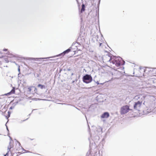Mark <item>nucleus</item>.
I'll use <instances>...</instances> for the list:
<instances>
[{"mask_svg":"<svg viewBox=\"0 0 156 156\" xmlns=\"http://www.w3.org/2000/svg\"><path fill=\"white\" fill-rule=\"evenodd\" d=\"M142 101H137V116H140L144 114H147L150 112L151 110H149L147 112L144 110L143 107L144 106V103L142 104Z\"/></svg>","mask_w":156,"mask_h":156,"instance_id":"nucleus-1","label":"nucleus"},{"mask_svg":"<svg viewBox=\"0 0 156 156\" xmlns=\"http://www.w3.org/2000/svg\"><path fill=\"white\" fill-rule=\"evenodd\" d=\"M109 62H112L113 64H115L117 66H119L121 65H124L125 63V62L120 57H111L109 60Z\"/></svg>","mask_w":156,"mask_h":156,"instance_id":"nucleus-2","label":"nucleus"},{"mask_svg":"<svg viewBox=\"0 0 156 156\" xmlns=\"http://www.w3.org/2000/svg\"><path fill=\"white\" fill-rule=\"evenodd\" d=\"M83 80L84 83H90L92 80V78L90 75L86 74L83 77Z\"/></svg>","mask_w":156,"mask_h":156,"instance_id":"nucleus-3","label":"nucleus"},{"mask_svg":"<svg viewBox=\"0 0 156 156\" xmlns=\"http://www.w3.org/2000/svg\"><path fill=\"white\" fill-rule=\"evenodd\" d=\"M82 43V42H80L79 43L78 42L73 43L72 44V46L70 47V48H71L72 49H75V48L74 47H75L78 51H80L82 48V46H81Z\"/></svg>","mask_w":156,"mask_h":156,"instance_id":"nucleus-4","label":"nucleus"},{"mask_svg":"<svg viewBox=\"0 0 156 156\" xmlns=\"http://www.w3.org/2000/svg\"><path fill=\"white\" fill-rule=\"evenodd\" d=\"M148 68H147L146 69L143 67H140L139 68L138 72V76L139 77H142L144 75V72H147Z\"/></svg>","mask_w":156,"mask_h":156,"instance_id":"nucleus-5","label":"nucleus"},{"mask_svg":"<svg viewBox=\"0 0 156 156\" xmlns=\"http://www.w3.org/2000/svg\"><path fill=\"white\" fill-rule=\"evenodd\" d=\"M129 107L126 105L122 106L120 109V114L121 115L125 114L127 113L129 110Z\"/></svg>","mask_w":156,"mask_h":156,"instance_id":"nucleus-6","label":"nucleus"},{"mask_svg":"<svg viewBox=\"0 0 156 156\" xmlns=\"http://www.w3.org/2000/svg\"><path fill=\"white\" fill-rule=\"evenodd\" d=\"M17 143V144H16V146H18V147H16V151H21V150H23L25 151L26 153H30V152L29 151L26 150L24 149L21 146L19 142L18 141H16Z\"/></svg>","mask_w":156,"mask_h":156,"instance_id":"nucleus-7","label":"nucleus"},{"mask_svg":"<svg viewBox=\"0 0 156 156\" xmlns=\"http://www.w3.org/2000/svg\"><path fill=\"white\" fill-rule=\"evenodd\" d=\"M54 57H50L47 58H29L28 59V60H33L34 61H37L39 59H47L48 58H53Z\"/></svg>","mask_w":156,"mask_h":156,"instance_id":"nucleus-8","label":"nucleus"},{"mask_svg":"<svg viewBox=\"0 0 156 156\" xmlns=\"http://www.w3.org/2000/svg\"><path fill=\"white\" fill-rule=\"evenodd\" d=\"M70 48H70V47L69 48H68V49H67L66 50L64 51L62 53H61V54H59L58 55H56V56L58 57V56H60L61 55H62V56L66 54H67V53H69L71 51Z\"/></svg>","mask_w":156,"mask_h":156,"instance_id":"nucleus-9","label":"nucleus"},{"mask_svg":"<svg viewBox=\"0 0 156 156\" xmlns=\"http://www.w3.org/2000/svg\"><path fill=\"white\" fill-rule=\"evenodd\" d=\"M109 116V114L108 112H104L101 116V118H107Z\"/></svg>","mask_w":156,"mask_h":156,"instance_id":"nucleus-10","label":"nucleus"},{"mask_svg":"<svg viewBox=\"0 0 156 156\" xmlns=\"http://www.w3.org/2000/svg\"><path fill=\"white\" fill-rule=\"evenodd\" d=\"M15 87H13L12 89V90L10 92L5 94V95H7L14 94L15 92Z\"/></svg>","mask_w":156,"mask_h":156,"instance_id":"nucleus-11","label":"nucleus"},{"mask_svg":"<svg viewBox=\"0 0 156 156\" xmlns=\"http://www.w3.org/2000/svg\"><path fill=\"white\" fill-rule=\"evenodd\" d=\"M6 54L8 55L9 56H8V58H11L12 57L16 58V56L13 54L10 53L9 52H8Z\"/></svg>","mask_w":156,"mask_h":156,"instance_id":"nucleus-12","label":"nucleus"},{"mask_svg":"<svg viewBox=\"0 0 156 156\" xmlns=\"http://www.w3.org/2000/svg\"><path fill=\"white\" fill-rule=\"evenodd\" d=\"M13 147V145L11 143V141H10L9 144V145L8 146V151H9L10 150V149Z\"/></svg>","mask_w":156,"mask_h":156,"instance_id":"nucleus-13","label":"nucleus"},{"mask_svg":"<svg viewBox=\"0 0 156 156\" xmlns=\"http://www.w3.org/2000/svg\"><path fill=\"white\" fill-rule=\"evenodd\" d=\"M81 31H80V36L79 37H78V38L77 41H80V40H82V37H83V35L84 34H82V33H81Z\"/></svg>","mask_w":156,"mask_h":156,"instance_id":"nucleus-14","label":"nucleus"},{"mask_svg":"<svg viewBox=\"0 0 156 156\" xmlns=\"http://www.w3.org/2000/svg\"><path fill=\"white\" fill-rule=\"evenodd\" d=\"M37 87L40 88L41 89H45L46 88V87L45 85H42L41 84H38Z\"/></svg>","mask_w":156,"mask_h":156,"instance_id":"nucleus-15","label":"nucleus"},{"mask_svg":"<svg viewBox=\"0 0 156 156\" xmlns=\"http://www.w3.org/2000/svg\"><path fill=\"white\" fill-rule=\"evenodd\" d=\"M85 5L83 4L82 5V8H81V13H82L83 12L85 11Z\"/></svg>","mask_w":156,"mask_h":156,"instance_id":"nucleus-16","label":"nucleus"},{"mask_svg":"<svg viewBox=\"0 0 156 156\" xmlns=\"http://www.w3.org/2000/svg\"><path fill=\"white\" fill-rule=\"evenodd\" d=\"M18 70L19 72V73H18V77H20V66H18Z\"/></svg>","mask_w":156,"mask_h":156,"instance_id":"nucleus-17","label":"nucleus"},{"mask_svg":"<svg viewBox=\"0 0 156 156\" xmlns=\"http://www.w3.org/2000/svg\"><path fill=\"white\" fill-rule=\"evenodd\" d=\"M4 59L5 60V61L6 62H9V60H8V59L7 58H4Z\"/></svg>","mask_w":156,"mask_h":156,"instance_id":"nucleus-18","label":"nucleus"},{"mask_svg":"<svg viewBox=\"0 0 156 156\" xmlns=\"http://www.w3.org/2000/svg\"><path fill=\"white\" fill-rule=\"evenodd\" d=\"M27 89H28V90L30 92L31 91V87H29Z\"/></svg>","mask_w":156,"mask_h":156,"instance_id":"nucleus-19","label":"nucleus"},{"mask_svg":"<svg viewBox=\"0 0 156 156\" xmlns=\"http://www.w3.org/2000/svg\"><path fill=\"white\" fill-rule=\"evenodd\" d=\"M23 150H21V151H20V152H18L17 153H16V154L17 155H18L17 154H20L21 153V152H22Z\"/></svg>","mask_w":156,"mask_h":156,"instance_id":"nucleus-20","label":"nucleus"},{"mask_svg":"<svg viewBox=\"0 0 156 156\" xmlns=\"http://www.w3.org/2000/svg\"><path fill=\"white\" fill-rule=\"evenodd\" d=\"M136 102H135L134 103V108H136Z\"/></svg>","mask_w":156,"mask_h":156,"instance_id":"nucleus-21","label":"nucleus"},{"mask_svg":"<svg viewBox=\"0 0 156 156\" xmlns=\"http://www.w3.org/2000/svg\"><path fill=\"white\" fill-rule=\"evenodd\" d=\"M96 83H97V84L98 85L99 84H101V85H103V84L104 83H99V82L98 81H97V82H96Z\"/></svg>","mask_w":156,"mask_h":156,"instance_id":"nucleus-22","label":"nucleus"},{"mask_svg":"<svg viewBox=\"0 0 156 156\" xmlns=\"http://www.w3.org/2000/svg\"><path fill=\"white\" fill-rule=\"evenodd\" d=\"M60 104H61L62 105H70L69 104H66V103H60Z\"/></svg>","mask_w":156,"mask_h":156,"instance_id":"nucleus-23","label":"nucleus"},{"mask_svg":"<svg viewBox=\"0 0 156 156\" xmlns=\"http://www.w3.org/2000/svg\"><path fill=\"white\" fill-rule=\"evenodd\" d=\"M8 51L7 49L5 48V49H4L3 50V51Z\"/></svg>","mask_w":156,"mask_h":156,"instance_id":"nucleus-24","label":"nucleus"},{"mask_svg":"<svg viewBox=\"0 0 156 156\" xmlns=\"http://www.w3.org/2000/svg\"><path fill=\"white\" fill-rule=\"evenodd\" d=\"M95 137H96V139H97L98 140H99V137H98V136H95Z\"/></svg>","mask_w":156,"mask_h":156,"instance_id":"nucleus-25","label":"nucleus"},{"mask_svg":"<svg viewBox=\"0 0 156 156\" xmlns=\"http://www.w3.org/2000/svg\"><path fill=\"white\" fill-rule=\"evenodd\" d=\"M8 116L9 117L10 116V113L9 112H9H8Z\"/></svg>","mask_w":156,"mask_h":156,"instance_id":"nucleus-26","label":"nucleus"},{"mask_svg":"<svg viewBox=\"0 0 156 156\" xmlns=\"http://www.w3.org/2000/svg\"><path fill=\"white\" fill-rule=\"evenodd\" d=\"M14 108V107L11 106V107L9 108V109H13Z\"/></svg>","mask_w":156,"mask_h":156,"instance_id":"nucleus-27","label":"nucleus"},{"mask_svg":"<svg viewBox=\"0 0 156 156\" xmlns=\"http://www.w3.org/2000/svg\"><path fill=\"white\" fill-rule=\"evenodd\" d=\"M9 151H8V152L5 155H4V156H8V153Z\"/></svg>","mask_w":156,"mask_h":156,"instance_id":"nucleus-28","label":"nucleus"},{"mask_svg":"<svg viewBox=\"0 0 156 156\" xmlns=\"http://www.w3.org/2000/svg\"><path fill=\"white\" fill-rule=\"evenodd\" d=\"M6 129H7V130L8 131H9V129H8V127H7V126L6 125Z\"/></svg>","mask_w":156,"mask_h":156,"instance_id":"nucleus-29","label":"nucleus"},{"mask_svg":"<svg viewBox=\"0 0 156 156\" xmlns=\"http://www.w3.org/2000/svg\"><path fill=\"white\" fill-rule=\"evenodd\" d=\"M15 154H13V155H12V156H14V155ZM18 155H16V156H18Z\"/></svg>","mask_w":156,"mask_h":156,"instance_id":"nucleus-30","label":"nucleus"},{"mask_svg":"<svg viewBox=\"0 0 156 156\" xmlns=\"http://www.w3.org/2000/svg\"><path fill=\"white\" fill-rule=\"evenodd\" d=\"M101 44H102V43H100V46H101Z\"/></svg>","mask_w":156,"mask_h":156,"instance_id":"nucleus-31","label":"nucleus"},{"mask_svg":"<svg viewBox=\"0 0 156 156\" xmlns=\"http://www.w3.org/2000/svg\"><path fill=\"white\" fill-rule=\"evenodd\" d=\"M83 70H84V71H85L86 72V70L85 69H83Z\"/></svg>","mask_w":156,"mask_h":156,"instance_id":"nucleus-32","label":"nucleus"},{"mask_svg":"<svg viewBox=\"0 0 156 156\" xmlns=\"http://www.w3.org/2000/svg\"><path fill=\"white\" fill-rule=\"evenodd\" d=\"M74 81H73V82H72V83H74Z\"/></svg>","mask_w":156,"mask_h":156,"instance_id":"nucleus-33","label":"nucleus"},{"mask_svg":"<svg viewBox=\"0 0 156 156\" xmlns=\"http://www.w3.org/2000/svg\"><path fill=\"white\" fill-rule=\"evenodd\" d=\"M93 140H95H95H94V139H93Z\"/></svg>","mask_w":156,"mask_h":156,"instance_id":"nucleus-34","label":"nucleus"},{"mask_svg":"<svg viewBox=\"0 0 156 156\" xmlns=\"http://www.w3.org/2000/svg\"><path fill=\"white\" fill-rule=\"evenodd\" d=\"M73 75V73H72L71 75Z\"/></svg>","mask_w":156,"mask_h":156,"instance_id":"nucleus-35","label":"nucleus"},{"mask_svg":"<svg viewBox=\"0 0 156 156\" xmlns=\"http://www.w3.org/2000/svg\"><path fill=\"white\" fill-rule=\"evenodd\" d=\"M1 54H0V56H2V55H1Z\"/></svg>","mask_w":156,"mask_h":156,"instance_id":"nucleus-36","label":"nucleus"},{"mask_svg":"<svg viewBox=\"0 0 156 156\" xmlns=\"http://www.w3.org/2000/svg\"><path fill=\"white\" fill-rule=\"evenodd\" d=\"M10 137V139L12 140V138H11V137Z\"/></svg>","mask_w":156,"mask_h":156,"instance_id":"nucleus-37","label":"nucleus"},{"mask_svg":"<svg viewBox=\"0 0 156 156\" xmlns=\"http://www.w3.org/2000/svg\"><path fill=\"white\" fill-rule=\"evenodd\" d=\"M0 54H1V53H0ZM1 57H2V56H0V58H1Z\"/></svg>","mask_w":156,"mask_h":156,"instance_id":"nucleus-38","label":"nucleus"},{"mask_svg":"<svg viewBox=\"0 0 156 156\" xmlns=\"http://www.w3.org/2000/svg\"><path fill=\"white\" fill-rule=\"evenodd\" d=\"M141 97H142L141 98H143V96H141Z\"/></svg>","mask_w":156,"mask_h":156,"instance_id":"nucleus-39","label":"nucleus"},{"mask_svg":"<svg viewBox=\"0 0 156 156\" xmlns=\"http://www.w3.org/2000/svg\"><path fill=\"white\" fill-rule=\"evenodd\" d=\"M27 119H25V120H26Z\"/></svg>","mask_w":156,"mask_h":156,"instance_id":"nucleus-40","label":"nucleus"},{"mask_svg":"<svg viewBox=\"0 0 156 156\" xmlns=\"http://www.w3.org/2000/svg\"><path fill=\"white\" fill-rule=\"evenodd\" d=\"M27 119H25V120H26Z\"/></svg>","mask_w":156,"mask_h":156,"instance_id":"nucleus-41","label":"nucleus"},{"mask_svg":"<svg viewBox=\"0 0 156 156\" xmlns=\"http://www.w3.org/2000/svg\"><path fill=\"white\" fill-rule=\"evenodd\" d=\"M27 119H25V120H26Z\"/></svg>","mask_w":156,"mask_h":156,"instance_id":"nucleus-42","label":"nucleus"},{"mask_svg":"<svg viewBox=\"0 0 156 156\" xmlns=\"http://www.w3.org/2000/svg\"><path fill=\"white\" fill-rule=\"evenodd\" d=\"M27 119H25V120H26Z\"/></svg>","mask_w":156,"mask_h":156,"instance_id":"nucleus-43","label":"nucleus"},{"mask_svg":"<svg viewBox=\"0 0 156 156\" xmlns=\"http://www.w3.org/2000/svg\"><path fill=\"white\" fill-rule=\"evenodd\" d=\"M98 36H97V38H98Z\"/></svg>","mask_w":156,"mask_h":156,"instance_id":"nucleus-44","label":"nucleus"},{"mask_svg":"<svg viewBox=\"0 0 156 156\" xmlns=\"http://www.w3.org/2000/svg\"><path fill=\"white\" fill-rule=\"evenodd\" d=\"M73 51L75 52H76V51Z\"/></svg>","mask_w":156,"mask_h":156,"instance_id":"nucleus-45","label":"nucleus"},{"mask_svg":"<svg viewBox=\"0 0 156 156\" xmlns=\"http://www.w3.org/2000/svg\"><path fill=\"white\" fill-rule=\"evenodd\" d=\"M101 36L102 37V35L101 34Z\"/></svg>","mask_w":156,"mask_h":156,"instance_id":"nucleus-46","label":"nucleus"},{"mask_svg":"<svg viewBox=\"0 0 156 156\" xmlns=\"http://www.w3.org/2000/svg\"><path fill=\"white\" fill-rule=\"evenodd\" d=\"M68 70H70L69 69H68Z\"/></svg>","mask_w":156,"mask_h":156,"instance_id":"nucleus-47","label":"nucleus"},{"mask_svg":"<svg viewBox=\"0 0 156 156\" xmlns=\"http://www.w3.org/2000/svg\"><path fill=\"white\" fill-rule=\"evenodd\" d=\"M33 110H32V112H33Z\"/></svg>","mask_w":156,"mask_h":156,"instance_id":"nucleus-48","label":"nucleus"},{"mask_svg":"<svg viewBox=\"0 0 156 156\" xmlns=\"http://www.w3.org/2000/svg\"><path fill=\"white\" fill-rule=\"evenodd\" d=\"M9 117H8V118H7V119H8V118H9Z\"/></svg>","mask_w":156,"mask_h":156,"instance_id":"nucleus-49","label":"nucleus"},{"mask_svg":"<svg viewBox=\"0 0 156 156\" xmlns=\"http://www.w3.org/2000/svg\"><path fill=\"white\" fill-rule=\"evenodd\" d=\"M9 117H8V118H7V119H8V118H9Z\"/></svg>","mask_w":156,"mask_h":156,"instance_id":"nucleus-50","label":"nucleus"}]
</instances>
